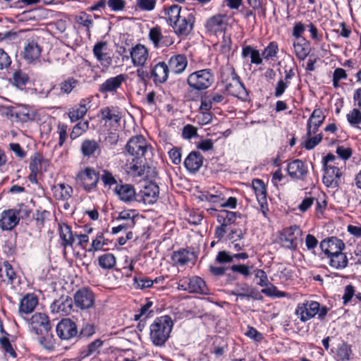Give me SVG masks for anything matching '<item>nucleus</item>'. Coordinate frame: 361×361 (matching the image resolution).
<instances>
[{"label":"nucleus","mask_w":361,"mask_h":361,"mask_svg":"<svg viewBox=\"0 0 361 361\" xmlns=\"http://www.w3.org/2000/svg\"><path fill=\"white\" fill-rule=\"evenodd\" d=\"M173 321L169 315L157 317L149 326V339L154 345L162 347L170 337Z\"/></svg>","instance_id":"1"},{"label":"nucleus","mask_w":361,"mask_h":361,"mask_svg":"<svg viewBox=\"0 0 361 361\" xmlns=\"http://www.w3.org/2000/svg\"><path fill=\"white\" fill-rule=\"evenodd\" d=\"M30 329L37 335H41L40 343L47 349L53 348V337L49 334L51 329L48 317L41 312H37L32 315L30 319Z\"/></svg>","instance_id":"2"},{"label":"nucleus","mask_w":361,"mask_h":361,"mask_svg":"<svg viewBox=\"0 0 361 361\" xmlns=\"http://www.w3.org/2000/svg\"><path fill=\"white\" fill-rule=\"evenodd\" d=\"M228 71L230 78L224 81L226 91L242 101H247L249 97L248 91L241 82L240 77L233 67L229 68Z\"/></svg>","instance_id":"3"},{"label":"nucleus","mask_w":361,"mask_h":361,"mask_svg":"<svg viewBox=\"0 0 361 361\" xmlns=\"http://www.w3.org/2000/svg\"><path fill=\"white\" fill-rule=\"evenodd\" d=\"M302 235V231L299 226L294 225L288 228H284L281 232L279 240L282 247L290 249L296 250L298 247V241Z\"/></svg>","instance_id":"4"},{"label":"nucleus","mask_w":361,"mask_h":361,"mask_svg":"<svg viewBox=\"0 0 361 361\" xmlns=\"http://www.w3.org/2000/svg\"><path fill=\"white\" fill-rule=\"evenodd\" d=\"M98 181V173L91 168H86L81 171L76 177L77 184L87 192L94 190Z\"/></svg>","instance_id":"5"},{"label":"nucleus","mask_w":361,"mask_h":361,"mask_svg":"<svg viewBox=\"0 0 361 361\" xmlns=\"http://www.w3.org/2000/svg\"><path fill=\"white\" fill-rule=\"evenodd\" d=\"M149 145L142 135H135L132 137L126 145L127 152L134 158H142Z\"/></svg>","instance_id":"6"},{"label":"nucleus","mask_w":361,"mask_h":361,"mask_svg":"<svg viewBox=\"0 0 361 361\" xmlns=\"http://www.w3.org/2000/svg\"><path fill=\"white\" fill-rule=\"evenodd\" d=\"M323 183L329 188H338L342 183L343 173L337 166H326L324 169Z\"/></svg>","instance_id":"7"},{"label":"nucleus","mask_w":361,"mask_h":361,"mask_svg":"<svg viewBox=\"0 0 361 361\" xmlns=\"http://www.w3.org/2000/svg\"><path fill=\"white\" fill-rule=\"evenodd\" d=\"M159 194V186L156 183L150 182L137 194V201L142 202L145 204H152L157 202Z\"/></svg>","instance_id":"8"},{"label":"nucleus","mask_w":361,"mask_h":361,"mask_svg":"<svg viewBox=\"0 0 361 361\" xmlns=\"http://www.w3.org/2000/svg\"><path fill=\"white\" fill-rule=\"evenodd\" d=\"M149 39L156 49H164L174 42L170 35H163L161 28L157 26L149 30Z\"/></svg>","instance_id":"9"},{"label":"nucleus","mask_w":361,"mask_h":361,"mask_svg":"<svg viewBox=\"0 0 361 361\" xmlns=\"http://www.w3.org/2000/svg\"><path fill=\"white\" fill-rule=\"evenodd\" d=\"M319 311V302L316 301H305L299 304L295 310V314L301 322H307L313 318Z\"/></svg>","instance_id":"10"},{"label":"nucleus","mask_w":361,"mask_h":361,"mask_svg":"<svg viewBox=\"0 0 361 361\" xmlns=\"http://www.w3.org/2000/svg\"><path fill=\"white\" fill-rule=\"evenodd\" d=\"M74 301L76 307L81 310H87L94 305V295L89 289H80L75 293Z\"/></svg>","instance_id":"11"},{"label":"nucleus","mask_w":361,"mask_h":361,"mask_svg":"<svg viewBox=\"0 0 361 361\" xmlns=\"http://www.w3.org/2000/svg\"><path fill=\"white\" fill-rule=\"evenodd\" d=\"M320 247L328 258L340 252L345 248L343 242L336 238L331 237L326 240H323L320 243Z\"/></svg>","instance_id":"12"},{"label":"nucleus","mask_w":361,"mask_h":361,"mask_svg":"<svg viewBox=\"0 0 361 361\" xmlns=\"http://www.w3.org/2000/svg\"><path fill=\"white\" fill-rule=\"evenodd\" d=\"M188 84L191 92L199 94L200 98V109L203 108V70L191 73L188 78Z\"/></svg>","instance_id":"13"},{"label":"nucleus","mask_w":361,"mask_h":361,"mask_svg":"<svg viewBox=\"0 0 361 361\" xmlns=\"http://www.w3.org/2000/svg\"><path fill=\"white\" fill-rule=\"evenodd\" d=\"M56 333L61 339L68 340L78 334L75 322L70 319H62L56 326Z\"/></svg>","instance_id":"14"},{"label":"nucleus","mask_w":361,"mask_h":361,"mask_svg":"<svg viewBox=\"0 0 361 361\" xmlns=\"http://www.w3.org/2000/svg\"><path fill=\"white\" fill-rule=\"evenodd\" d=\"M72 307V298L68 295H62L51 304L50 310L52 313H59L63 316L71 312Z\"/></svg>","instance_id":"15"},{"label":"nucleus","mask_w":361,"mask_h":361,"mask_svg":"<svg viewBox=\"0 0 361 361\" xmlns=\"http://www.w3.org/2000/svg\"><path fill=\"white\" fill-rule=\"evenodd\" d=\"M197 253L188 249H180L173 252L171 259L177 266H184L190 262L193 263L197 259Z\"/></svg>","instance_id":"16"},{"label":"nucleus","mask_w":361,"mask_h":361,"mask_svg":"<svg viewBox=\"0 0 361 361\" xmlns=\"http://www.w3.org/2000/svg\"><path fill=\"white\" fill-rule=\"evenodd\" d=\"M18 223V216H15L13 209H6L0 213V228L2 231H11Z\"/></svg>","instance_id":"17"},{"label":"nucleus","mask_w":361,"mask_h":361,"mask_svg":"<svg viewBox=\"0 0 361 361\" xmlns=\"http://www.w3.org/2000/svg\"><path fill=\"white\" fill-rule=\"evenodd\" d=\"M130 54L133 63L136 66H143L149 57L147 49L140 44L133 47Z\"/></svg>","instance_id":"18"},{"label":"nucleus","mask_w":361,"mask_h":361,"mask_svg":"<svg viewBox=\"0 0 361 361\" xmlns=\"http://www.w3.org/2000/svg\"><path fill=\"white\" fill-rule=\"evenodd\" d=\"M287 171L293 178L303 179L307 173V169L302 160L295 159L288 164Z\"/></svg>","instance_id":"19"},{"label":"nucleus","mask_w":361,"mask_h":361,"mask_svg":"<svg viewBox=\"0 0 361 361\" xmlns=\"http://www.w3.org/2000/svg\"><path fill=\"white\" fill-rule=\"evenodd\" d=\"M193 23L194 18L191 13H188L185 16L182 13L180 18H178L177 21H176L171 26L176 32L185 34L192 29Z\"/></svg>","instance_id":"20"},{"label":"nucleus","mask_w":361,"mask_h":361,"mask_svg":"<svg viewBox=\"0 0 361 361\" xmlns=\"http://www.w3.org/2000/svg\"><path fill=\"white\" fill-rule=\"evenodd\" d=\"M325 116L321 109H314L308 119L307 136L315 134L320 126L322 124Z\"/></svg>","instance_id":"21"},{"label":"nucleus","mask_w":361,"mask_h":361,"mask_svg":"<svg viewBox=\"0 0 361 361\" xmlns=\"http://www.w3.org/2000/svg\"><path fill=\"white\" fill-rule=\"evenodd\" d=\"M252 188L255 191L257 200L261 207V209L265 214L267 209V190L263 181L260 179H254L252 180Z\"/></svg>","instance_id":"22"},{"label":"nucleus","mask_w":361,"mask_h":361,"mask_svg":"<svg viewBox=\"0 0 361 361\" xmlns=\"http://www.w3.org/2000/svg\"><path fill=\"white\" fill-rule=\"evenodd\" d=\"M106 42H99L95 44L93 48L94 56L104 67H109L112 63L111 57L106 52Z\"/></svg>","instance_id":"23"},{"label":"nucleus","mask_w":361,"mask_h":361,"mask_svg":"<svg viewBox=\"0 0 361 361\" xmlns=\"http://www.w3.org/2000/svg\"><path fill=\"white\" fill-rule=\"evenodd\" d=\"M90 108V99L85 98L80 101L78 106H75L68 111V117L71 122L82 118Z\"/></svg>","instance_id":"24"},{"label":"nucleus","mask_w":361,"mask_h":361,"mask_svg":"<svg viewBox=\"0 0 361 361\" xmlns=\"http://www.w3.org/2000/svg\"><path fill=\"white\" fill-rule=\"evenodd\" d=\"M169 69L165 62H159L151 70L150 76L155 83L165 82L169 78Z\"/></svg>","instance_id":"25"},{"label":"nucleus","mask_w":361,"mask_h":361,"mask_svg":"<svg viewBox=\"0 0 361 361\" xmlns=\"http://www.w3.org/2000/svg\"><path fill=\"white\" fill-rule=\"evenodd\" d=\"M125 80L126 75L123 74L110 78L99 86V90L102 93L114 92L121 87Z\"/></svg>","instance_id":"26"},{"label":"nucleus","mask_w":361,"mask_h":361,"mask_svg":"<svg viewBox=\"0 0 361 361\" xmlns=\"http://www.w3.org/2000/svg\"><path fill=\"white\" fill-rule=\"evenodd\" d=\"M115 192L123 202H128L137 200V194L132 185L123 184L117 185L115 188Z\"/></svg>","instance_id":"27"},{"label":"nucleus","mask_w":361,"mask_h":361,"mask_svg":"<svg viewBox=\"0 0 361 361\" xmlns=\"http://www.w3.org/2000/svg\"><path fill=\"white\" fill-rule=\"evenodd\" d=\"M188 61L186 57L183 54H178L171 57L169 61V71L175 74L182 73L186 68Z\"/></svg>","instance_id":"28"},{"label":"nucleus","mask_w":361,"mask_h":361,"mask_svg":"<svg viewBox=\"0 0 361 361\" xmlns=\"http://www.w3.org/2000/svg\"><path fill=\"white\" fill-rule=\"evenodd\" d=\"M202 162L203 159L200 153L192 151L185 159L184 165L190 173H195L200 170Z\"/></svg>","instance_id":"29"},{"label":"nucleus","mask_w":361,"mask_h":361,"mask_svg":"<svg viewBox=\"0 0 361 361\" xmlns=\"http://www.w3.org/2000/svg\"><path fill=\"white\" fill-rule=\"evenodd\" d=\"M54 197L58 200L67 201L73 194V188L68 184L59 183L52 187Z\"/></svg>","instance_id":"30"},{"label":"nucleus","mask_w":361,"mask_h":361,"mask_svg":"<svg viewBox=\"0 0 361 361\" xmlns=\"http://www.w3.org/2000/svg\"><path fill=\"white\" fill-rule=\"evenodd\" d=\"M126 170L133 177H141L145 173V165L142 158H133L132 161L126 164Z\"/></svg>","instance_id":"31"},{"label":"nucleus","mask_w":361,"mask_h":361,"mask_svg":"<svg viewBox=\"0 0 361 361\" xmlns=\"http://www.w3.org/2000/svg\"><path fill=\"white\" fill-rule=\"evenodd\" d=\"M293 48L297 58L304 60L310 52V44L306 39H299L293 42Z\"/></svg>","instance_id":"32"},{"label":"nucleus","mask_w":361,"mask_h":361,"mask_svg":"<svg viewBox=\"0 0 361 361\" xmlns=\"http://www.w3.org/2000/svg\"><path fill=\"white\" fill-rule=\"evenodd\" d=\"M11 116L20 122H27L35 119V114L25 106L15 108L11 111Z\"/></svg>","instance_id":"33"},{"label":"nucleus","mask_w":361,"mask_h":361,"mask_svg":"<svg viewBox=\"0 0 361 361\" xmlns=\"http://www.w3.org/2000/svg\"><path fill=\"white\" fill-rule=\"evenodd\" d=\"M42 49L35 42H29L24 48V59L29 62L37 59L41 54Z\"/></svg>","instance_id":"34"},{"label":"nucleus","mask_w":361,"mask_h":361,"mask_svg":"<svg viewBox=\"0 0 361 361\" xmlns=\"http://www.w3.org/2000/svg\"><path fill=\"white\" fill-rule=\"evenodd\" d=\"M37 304V298L32 294H27L20 300L19 312L29 314L33 311Z\"/></svg>","instance_id":"35"},{"label":"nucleus","mask_w":361,"mask_h":361,"mask_svg":"<svg viewBox=\"0 0 361 361\" xmlns=\"http://www.w3.org/2000/svg\"><path fill=\"white\" fill-rule=\"evenodd\" d=\"M16 279V273L8 262L0 267V283L12 285Z\"/></svg>","instance_id":"36"},{"label":"nucleus","mask_w":361,"mask_h":361,"mask_svg":"<svg viewBox=\"0 0 361 361\" xmlns=\"http://www.w3.org/2000/svg\"><path fill=\"white\" fill-rule=\"evenodd\" d=\"M102 120L109 121L118 126L120 123L121 116L120 112L114 107H105L100 110Z\"/></svg>","instance_id":"37"},{"label":"nucleus","mask_w":361,"mask_h":361,"mask_svg":"<svg viewBox=\"0 0 361 361\" xmlns=\"http://www.w3.org/2000/svg\"><path fill=\"white\" fill-rule=\"evenodd\" d=\"M329 259V265L336 269H343L348 266V257L342 251H340V252L331 256Z\"/></svg>","instance_id":"38"},{"label":"nucleus","mask_w":361,"mask_h":361,"mask_svg":"<svg viewBox=\"0 0 361 361\" xmlns=\"http://www.w3.org/2000/svg\"><path fill=\"white\" fill-rule=\"evenodd\" d=\"M187 284L185 286L184 284L181 285V287L184 290H188L190 293H202V284L203 281L200 277L194 276L184 282Z\"/></svg>","instance_id":"39"},{"label":"nucleus","mask_w":361,"mask_h":361,"mask_svg":"<svg viewBox=\"0 0 361 361\" xmlns=\"http://www.w3.org/2000/svg\"><path fill=\"white\" fill-rule=\"evenodd\" d=\"M103 341L100 339H96L90 343L86 348H83L80 353L81 359L92 355L99 353V349L102 346Z\"/></svg>","instance_id":"40"},{"label":"nucleus","mask_w":361,"mask_h":361,"mask_svg":"<svg viewBox=\"0 0 361 361\" xmlns=\"http://www.w3.org/2000/svg\"><path fill=\"white\" fill-rule=\"evenodd\" d=\"M164 11L166 20L171 26L177 21L178 18H180L182 14L180 6L176 4L165 8Z\"/></svg>","instance_id":"41"},{"label":"nucleus","mask_w":361,"mask_h":361,"mask_svg":"<svg viewBox=\"0 0 361 361\" xmlns=\"http://www.w3.org/2000/svg\"><path fill=\"white\" fill-rule=\"evenodd\" d=\"M249 56H250L252 63L259 65L262 63V59L259 51L253 49L251 46L247 45L243 48L242 56L245 58Z\"/></svg>","instance_id":"42"},{"label":"nucleus","mask_w":361,"mask_h":361,"mask_svg":"<svg viewBox=\"0 0 361 361\" xmlns=\"http://www.w3.org/2000/svg\"><path fill=\"white\" fill-rule=\"evenodd\" d=\"M99 149L98 142L94 140H85L81 145V152L85 157L94 155Z\"/></svg>","instance_id":"43"},{"label":"nucleus","mask_w":361,"mask_h":361,"mask_svg":"<svg viewBox=\"0 0 361 361\" xmlns=\"http://www.w3.org/2000/svg\"><path fill=\"white\" fill-rule=\"evenodd\" d=\"M237 213L227 210H221L217 216L218 221L223 226L233 224L236 219Z\"/></svg>","instance_id":"44"},{"label":"nucleus","mask_w":361,"mask_h":361,"mask_svg":"<svg viewBox=\"0 0 361 361\" xmlns=\"http://www.w3.org/2000/svg\"><path fill=\"white\" fill-rule=\"evenodd\" d=\"M60 238L63 240V245L65 247L71 246L75 241V235L71 228L67 225L60 228Z\"/></svg>","instance_id":"45"},{"label":"nucleus","mask_w":361,"mask_h":361,"mask_svg":"<svg viewBox=\"0 0 361 361\" xmlns=\"http://www.w3.org/2000/svg\"><path fill=\"white\" fill-rule=\"evenodd\" d=\"M138 215L136 210L128 209L121 212L117 220H124L128 226H134L135 224V218Z\"/></svg>","instance_id":"46"},{"label":"nucleus","mask_w":361,"mask_h":361,"mask_svg":"<svg viewBox=\"0 0 361 361\" xmlns=\"http://www.w3.org/2000/svg\"><path fill=\"white\" fill-rule=\"evenodd\" d=\"M98 261L99 266L104 269H111L116 264V257L111 253H106L101 255Z\"/></svg>","instance_id":"47"},{"label":"nucleus","mask_w":361,"mask_h":361,"mask_svg":"<svg viewBox=\"0 0 361 361\" xmlns=\"http://www.w3.org/2000/svg\"><path fill=\"white\" fill-rule=\"evenodd\" d=\"M223 18L221 16H214L207 23V28L209 31L216 32L222 30Z\"/></svg>","instance_id":"48"},{"label":"nucleus","mask_w":361,"mask_h":361,"mask_svg":"<svg viewBox=\"0 0 361 361\" xmlns=\"http://www.w3.org/2000/svg\"><path fill=\"white\" fill-rule=\"evenodd\" d=\"M75 22L85 27L88 33L90 32V28L93 25V20L91 16L85 12H81L79 15L75 16Z\"/></svg>","instance_id":"49"},{"label":"nucleus","mask_w":361,"mask_h":361,"mask_svg":"<svg viewBox=\"0 0 361 361\" xmlns=\"http://www.w3.org/2000/svg\"><path fill=\"white\" fill-rule=\"evenodd\" d=\"M247 1L253 10L258 11V14L259 16H262L263 18L266 17V0H247Z\"/></svg>","instance_id":"50"},{"label":"nucleus","mask_w":361,"mask_h":361,"mask_svg":"<svg viewBox=\"0 0 361 361\" xmlns=\"http://www.w3.org/2000/svg\"><path fill=\"white\" fill-rule=\"evenodd\" d=\"M13 80L15 86L21 88L27 82L28 76L20 70L16 71L13 74Z\"/></svg>","instance_id":"51"},{"label":"nucleus","mask_w":361,"mask_h":361,"mask_svg":"<svg viewBox=\"0 0 361 361\" xmlns=\"http://www.w3.org/2000/svg\"><path fill=\"white\" fill-rule=\"evenodd\" d=\"M78 84L77 80L73 78H68L59 84L61 92L64 94H69Z\"/></svg>","instance_id":"52"},{"label":"nucleus","mask_w":361,"mask_h":361,"mask_svg":"<svg viewBox=\"0 0 361 361\" xmlns=\"http://www.w3.org/2000/svg\"><path fill=\"white\" fill-rule=\"evenodd\" d=\"M352 353L351 347L346 343H343L337 350V356L341 361H348Z\"/></svg>","instance_id":"53"},{"label":"nucleus","mask_w":361,"mask_h":361,"mask_svg":"<svg viewBox=\"0 0 361 361\" xmlns=\"http://www.w3.org/2000/svg\"><path fill=\"white\" fill-rule=\"evenodd\" d=\"M43 161L44 159L39 154H35L31 157L29 169L32 175L35 176V173L39 172Z\"/></svg>","instance_id":"54"},{"label":"nucleus","mask_w":361,"mask_h":361,"mask_svg":"<svg viewBox=\"0 0 361 361\" xmlns=\"http://www.w3.org/2000/svg\"><path fill=\"white\" fill-rule=\"evenodd\" d=\"M89 128V122L87 121L78 123L73 128L71 133V139H75L85 133Z\"/></svg>","instance_id":"55"},{"label":"nucleus","mask_w":361,"mask_h":361,"mask_svg":"<svg viewBox=\"0 0 361 361\" xmlns=\"http://www.w3.org/2000/svg\"><path fill=\"white\" fill-rule=\"evenodd\" d=\"M279 51L278 44L276 42H271L264 49L262 56L267 60L276 56Z\"/></svg>","instance_id":"56"},{"label":"nucleus","mask_w":361,"mask_h":361,"mask_svg":"<svg viewBox=\"0 0 361 361\" xmlns=\"http://www.w3.org/2000/svg\"><path fill=\"white\" fill-rule=\"evenodd\" d=\"M346 116L348 121L353 126H357L361 123V112L357 109H353Z\"/></svg>","instance_id":"57"},{"label":"nucleus","mask_w":361,"mask_h":361,"mask_svg":"<svg viewBox=\"0 0 361 361\" xmlns=\"http://www.w3.org/2000/svg\"><path fill=\"white\" fill-rule=\"evenodd\" d=\"M12 209L15 212V216L16 217L18 216V221H20V219L28 217L31 213L30 208L24 204H18L17 208Z\"/></svg>","instance_id":"58"},{"label":"nucleus","mask_w":361,"mask_h":361,"mask_svg":"<svg viewBox=\"0 0 361 361\" xmlns=\"http://www.w3.org/2000/svg\"><path fill=\"white\" fill-rule=\"evenodd\" d=\"M134 286L137 289H145L152 286L154 281L147 277L133 279Z\"/></svg>","instance_id":"59"},{"label":"nucleus","mask_w":361,"mask_h":361,"mask_svg":"<svg viewBox=\"0 0 361 361\" xmlns=\"http://www.w3.org/2000/svg\"><path fill=\"white\" fill-rule=\"evenodd\" d=\"M106 245L104 242V237L102 233H98L96 238L94 239L91 244V247L89 249V252H95L100 250L103 248V246Z\"/></svg>","instance_id":"60"},{"label":"nucleus","mask_w":361,"mask_h":361,"mask_svg":"<svg viewBox=\"0 0 361 361\" xmlns=\"http://www.w3.org/2000/svg\"><path fill=\"white\" fill-rule=\"evenodd\" d=\"M0 345L1 348L4 349L5 353L9 354L12 357H16V353L13 348L10 341L6 337H2L0 338Z\"/></svg>","instance_id":"61"},{"label":"nucleus","mask_w":361,"mask_h":361,"mask_svg":"<svg viewBox=\"0 0 361 361\" xmlns=\"http://www.w3.org/2000/svg\"><path fill=\"white\" fill-rule=\"evenodd\" d=\"M67 130H68V126L66 124L59 123L58 125L57 133L59 136V140L58 145L59 147H62L66 142V140L68 136Z\"/></svg>","instance_id":"62"},{"label":"nucleus","mask_w":361,"mask_h":361,"mask_svg":"<svg viewBox=\"0 0 361 361\" xmlns=\"http://www.w3.org/2000/svg\"><path fill=\"white\" fill-rule=\"evenodd\" d=\"M11 64V57L3 49L0 48V70L8 68Z\"/></svg>","instance_id":"63"},{"label":"nucleus","mask_w":361,"mask_h":361,"mask_svg":"<svg viewBox=\"0 0 361 361\" xmlns=\"http://www.w3.org/2000/svg\"><path fill=\"white\" fill-rule=\"evenodd\" d=\"M156 5V0H137V6L142 11H152Z\"/></svg>","instance_id":"64"}]
</instances>
